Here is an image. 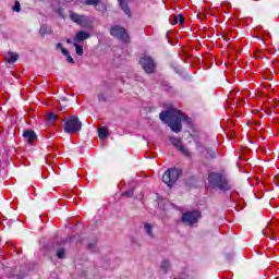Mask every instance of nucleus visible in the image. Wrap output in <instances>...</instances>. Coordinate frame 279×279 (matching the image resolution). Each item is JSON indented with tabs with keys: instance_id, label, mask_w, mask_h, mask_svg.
I'll return each instance as SVG.
<instances>
[{
	"instance_id": "c85d7f7f",
	"label": "nucleus",
	"mask_w": 279,
	"mask_h": 279,
	"mask_svg": "<svg viewBox=\"0 0 279 279\" xmlns=\"http://www.w3.org/2000/svg\"><path fill=\"white\" fill-rule=\"evenodd\" d=\"M57 49H60L61 50V53H62V49H65L64 47H62V44H57Z\"/></svg>"
},
{
	"instance_id": "393cba45",
	"label": "nucleus",
	"mask_w": 279,
	"mask_h": 279,
	"mask_svg": "<svg viewBox=\"0 0 279 279\" xmlns=\"http://www.w3.org/2000/svg\"><path fill=\"white\" fill-rule=\"evenodd\" d=\"M48 121H58V116L56 113H49Z\"/></svg>"
},
{
	"instance_id": "f257e3e1",
	"label": "nucleus",
	"mask_w": 279,
	"mask_h": 279,
	"mask_svg": "<svg viewBox=\"0 0 279 279\" xmlns=\"http://www.w3.org/2000/svg\"><path fill=\"white\" fill-rule=\"evenodd\" d=\"M159 119L163 121V123H168L170 130L178 134V132H182V121H186L187 117L180 110L172 109L169 111H162L159 114Z\"/></svg>"
},
{
	"instance_id": "f03ea898",
	"label": "nucleus",
	"mask_w": 279,
	"mask_h": 279,
	"mask_svg": "<svg viewBox=\"0 0 279 279\" xmlns=\"http://www.w3.org/2000/svg\"><path fill=\"white\" fill-rule=\"evenodd\" d=\"M208 182L210 189H217L218 191H230V189H232V184H230V181H228V179L221 173H209Z\"/></svg>"
},
{
	"instance_id": "9b49d317",
	"label": "nucleus",
	"mask_w": 279,
	"mask_h": 279,
	"mask_svg": "<svg viewBox=\"0 0 279 279\" xmlns=\"http://www.w3.org/2000/svg\"><path fill=\"white\" fill-rule=\"evenodd\" d=\"M90 38V34L87 32L81 31L76 33V36L74 37L75 43H83V40H88Z\"/></svg>"
},
{
	"instance_id": "f8f14e48",
	"label": "nucleus",
	"mask_w": 279,
	"mask_h": 279,
	"mask_svg": "<svg viewBox=\"0 0 279 279\" xmlns=\"http://www.w3.org/2000/svg\"><path fill=\"white\" fill-rule=\"evenodd\" d=\"M23 136L29 144H32L34 141H36V133L34 131L27 130L23 133Z\"/></svg>"
},
{
	"instance_id": "a211bd4d",
	"label": "nucleus",
	"mask_w": 279,
	"mask_h": 279,
	"mask_svg": "<svg viewBox=\"0 0 279 279\" xmlns=\"http://www.w3.org/2000/svg\"><path fill=\"white\" fill-rule=\"evenodd\" d=\"M74 47L76 49V56H84V48L80 45H77V43L74 44Z\"/></svg>"
},
{
	"instance_id": "a878e982",
	"label": "nucleus",
	"mask_w": 279,
	"mask_h": 279,
	"mask_svg": "<svg viewBox=\"0 0 279 279\" xmlns=\"http://www.w3.org/2000/svg\"><path fill=\"white\" fill-rule=\"evenodd\" d=\"M125 197H132L134 195V190H130L124 193Z\"/></svg>"
},
{
	"instance_id": "20e7f679",
	"label": "nucleus",
	"mask_w": 279,
	"mask_h": 279,
	"mask_svg": "<svg viewBox=\"0 0 279 279\" xmlns=\"http://www.w3.org/2000/svg\"><path fill=\"white\" fill-rule=\"evenodd\" d=\"M180 175H182V171L175 168H171L163 173L162 182H165L167 186H173V184H175V182H178L180 179Z\"/></svg>"
},
{
	"instance_id": "412c9836",
	"label": "nucleus",
	"mask_w": 279,
	"mask_h": 279,
	"mask_svg": "<svg viewBox=\"0 0 279 279\" xmlns=\"http://www.w3.org/2000/svg\"><path fill=\"white\" fill-rule=\"evenodd\" d=\"M169 267H171V264L169 263V259H165L161 263V269H163V271H167V269H169Z\"/></svg>"
},
{
	"instance_id": "9d476101",
	"label": "nucleus",
	"mask_w": 279,
	"mask_h": 279,
	"mask_svg": "<svg viewBox=\"0 0 279 279\" xmlns=\"http://www.w3.org/2000/svg\"><path fill=\"white\" fill-rule=\"evenodd\" d=\"M4 60L9 64H14V62L19 60V54L16 52L8 51L7 53H4Z\"/></svg>"
},
{
	"instance_id": "4be33fe9",
	"label": "nucleus",
	"mask_w": 279,
	"mask_h": 279,
	"mask_svg": "<svg viewBox=\"0 0 279 279\" xmlns=\"http://www.w3.org/2000/svg\"><path fill=\"white\" fill-rule=\"evenodd\" d=\"M85 5H98L99 0H85Z\"/></svg>"
},
{
	"instance_id": "aec40b11",
	"label": "nucleus",
	"mask_w": 279,
	"mask_h": 279,
	"mask_svg": "<svg viewBox=\"0 0 279 279\" xmlns=\"http://www.w3.org/2000/svg\"><path fill=\"white\" fill-rule=\"evenodd\" d=\"M65 255H66V251L64 248H59L57 251V258L62 259V258H64Z\"/></svg>"
},
{
	"instance_id": "f3484780",
	"label": "nucleus",
	"mask_w": 279,
	"mask_h": 279,
	"mask_svg": "<svg viewBox=\"0 0 279 279\" xmlns=\"http://www.w3.org/2000/svg\"><path fill=\"white\" fill-rule=\"evenodd\" d=\"M173 23H179V25H183L184 24V16L182 14L173 16Z\"/></svg>"
},
{
	"instance_id": "dca6fc26",
	"label": "nucleus",
	"mask_w": 279,
	"mask_h": 279,
	"mask_svg": "<svg viewBox=\"0 0 279 279\" xmlns=\"http://www.w3.org/2000/svg\"><path fill=\"white\" fill-rule=\"evenodd\" d=\"M153 229H154V227L150 223L144 225V230H145L146 234H148V236H154V233L151 232Z\"/></svg>"
},
{
	"instance_id": "ddd939ff",
	"label": "nucleus",
	"mask_w": 279,
	"mask_h": 279,
	"mask_svg": "<svg viewBox=\"0 0 279 279\" xmlns=\"http://www.w3.org/2000/svg\"><path fill=\"white\" fill-rule=\"evenodd\" d=\"M120 3V8L121 10H123L124 14H126V16H130L131 11L130 8L128 7V2H125V0H118Z\"/></svg>"
},
{
	"instance_id": "c756f323",
	"label": "nucleus",
	"mask_w": 279,
	"mask_h": 279,
	"mask_svg": "<svg viewBox=\"0 0 279 279\" xmlns=\"http://www.w3.org/2000/svg\"><path fill=\"white\" fill-rule=\"evenodd\" d=\"M66 43H68V45H70V43H71V39H66Z\"/></svg>"
},
{
	"instance_id": "b1692460",
	"label": "nucleus",
	"mask_w": 279,
	"mask_h": 279,
	"mask_svg": "<svg viewBox=\"0 0 279 279\" xmlns=\"http://www.w3.org/2000/svg\"><path fill=\"white\" fill-rule=\"evenodd\" d=\"M13 12H21V3L15 2V4L12 8Z\"/></svg>"
},
{
	"instance_id": "7ed1b4c3",
	"label": "nucleus",
	"mask_w": 279,
	"mask_h": 279,
	"mask_svg": "<svg viewBox=\"0 0 279 279\" xmlns=\"http://www.w3.org/2000/svg\"><path fill=\"white\" fill-rule=\"evenodd\" d=\"M63 131L65 134H77L82 130V121L75 116H71L63 120Z\"/></svg>"
},
{
	"instance_id": "4468645a",
	"label": "nucleus",
	"mask_w": 279,
	"mask_h": 279,
	"mask_svg": "<svg viewBox=\"0 0 279 279\" xmlns=\"http://www.w3.org/2000/svg\"><path fill=\"white\" fill-rule=\"evenodd\" d=\"M98 136L101 141H104V138L108 137V130L106 128H100L98 130Z\"/></svg>"
},
{
	"instance_id": "6e6552de",
	"label": "nucleus",
	"mask_w": 279,
	"mask_h": 279,
	"mask_svg": "<svg viewBox=\"0 0 279 279\" xmlns=\"http://www.w3.org/2000/svg\"><path fill=\"white\" fill-rule=\"evenodd\" d=\"M70 19L81 27H90V19H88L86 15H80L71 12Z\"/></svg>"
},
{
	"instance_id": "423d86ee",
	"label": "nucleus",
	"mask_w": 279,
	"mask_h": 279,
	"mask_svg": "<svg viewBox=\"0 0 279 279\" xmlns=\"http://www.w3.org/2000/svg\"><path fill=\"white\" fill-rule=\"evenodd\" d=\"M140 64L145 73H154V71H156V62L149 56H143L140 60Z\"/></svg>"
},
{
	"instance_id": "39448f33",
	"label": "nucleus",
	"mask_w": 279,
	"mask_h": 279,
	"mask_svg": "<svg viewBox=\"0 0 279 279\" xmlns=\"http://www.w3.org/2000/svg\"><path fill=\"white\" fill-rule=\"evenodd\" d=\"M110 34L111 36H113L114 38H118L122 43H130V35L128 34L125 28L119 25L112 26L110 29Z\"/></svg>"
},
{
	"instance_id": "6ab92c4d",
	"label": "nucleus",
	"mask_w": 279,
	"mask_h": 279,
	"mask_svg": "<svg viewBox=\"0 0 279 279\" xmlns=\"http://www.w3.org/2000/svg\"><path fill=\"white\" fill-rule=\"evenodd\" d=\"M217 154L213 150V148L206 149V158H215Z\"/></svg>"
},
{
	"instance_id": "cd10ccee",
	"label": "nucleus",
	"mask_w": 279,
	"mask_h": 279,
	"mask_svg": "<svg viewBox=\"0 0 279 279\" xmlns=\"http://www.w3.org/2000/svg\"><path fill=\"white\" fill-rule=\"evenodd\" d=\"M98 99H99V101H106V98L104 97V94H100V95L98 96Z\"/></svg>"
},
{
	"instance_id": "bb28decb",
	"label": "nucleus",
	"mask_w": 279,
	"mask_h": 279,
	"mask_svg": "<svg viewBox=\"0 0 279 279\" xmlns=\"http://www.w3.org/2000/svg\"><path fill=\"white\" fill-rule=\"evenodd\" d=\"M57 12H58L59 16H61L62 19H64V13H62V9H59Z\"/></svg>"
},
{
	"instance_id": "2eb2a0df",
	"label": "nucleus",
	"mask_w": 279,
	"mask_h": 279,
	"mask_svg": "<svg viewBox=\"0 0 279 279\" xmlns=\"http://www.w3.org/2000/svg\"><path fill=\"white\" fill-rule=\"evenodd\" d=\"M62 53L65 56L68 62H70V64H75V60H73V57H71V53H69V50L66 49H62Z\"/></svg>"
},
{
	"instance_id": "0eeeda50",
	"label": "nucleus",
	"mask_w": 279,
	"mask_h": 279,
	"mask_svg": "<svg viewBox=\"0 0 279 279\" xmlns=\"http://www.w3.org/2000/svg\"><path fill=\"white\" fill-rule=\"evenodd\" d=\"M202 217V214L199 211H187L182 215V221L183 223H186L187 226H193V223H197V220Z\"/></svg>"
},
{
	"instance_id": "5701e85b",
	"label": "nucleus",
	"mask_w": 279,
	"mask_h": 279,
	"mask_svg": "<svg viewBox=\"0 0 279 279\" xmlns=\"http://www.w3.org/2000/svg\"><path fill=\"white\" fill-rule=\"evenodd\" d=\"M39 34H41V36H45V34H49V28L43 25L39 29Z\"/></svg>"
},
{
	"instance_id": "1a4fd4ad",
	"label": "nucleus",
	"mask_w": 279,
	"mask_h": 279,
	"mask_svg": "<svg viewBox=\"0 0 279 279\" xmlns=\"http://www.w3.org/2000/svg\"><path fill=\"white\" fill-rule=\"evenodd\" d=\"M170 143H172V145H174V147H177V149H179L183 156H191V153L189 149H186V147H184V145H182V140L179 137H170Z\"/></svg>"
}]
</instances>
